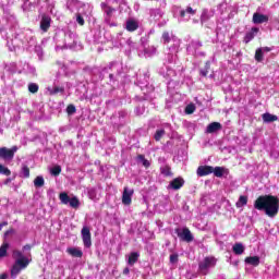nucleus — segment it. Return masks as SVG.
I'll return each mask as SVG.
<instances>
[{
	"instance_id": "nucleus-1",
	"label": "nucleus",
	"mask_w": 279,
	"mask_h": 279,
	"mask_svg": "<svg viewBox=\"0 0 279 279\" xmlns=\"http://www.w3.org/2000/svg\"><path fill=\"white\" fill-rule=\"evenodd\" d=\"M254 208H256V210H264L267 217L274 218L278 215L279 198L269 195L259 196L254 203Z\"/></svg>"
},
{
	"instance_id": "nucleus-2",
	"label": "nucleus",
	"mask_w": 279,
	"mask_h": 279,
	"mask_svg": "<svg viewBox=\"0 0 279 279\" xmlns=\"http://www.w3.org/2000/svg\"><path fill=\"white\" fill-rule=\"evenodd\" d=\"M68 8L76 16V23L78 25H84V19H88L93 12V8L88 4H84L77 0H70L68 2Z\"/></svg>"
},
{
	"instance_id": "nucleus-3",
	"label": "nucleus",
	"mask_w": 279,
	"mask_h": 279,
	"mask_svg": "<svg viewBox=\"0 0 279 279\" xmlns=\"http://www.w3.org/2000/svg\"><path fill=\"white\" fill-rule=\"evenodd\" d=\"M13 258L15 259V263L11 268V278L16 279V276H19L23 269H27L29 258L23 255V252L21 251H14Z\"/></svg>"
},
{
	"instance_id": "nucleus-4",
	"label": "nucleus",
	"mask_w": 279,
	"mask_h": 279,
	"mask_svg": "<svg viewBox=\"0 0 279 279\" xmlns=\"http://www.w3.org/2000/svg\"><path fill=\"white\" fill-rule=\"evenodd\" d=\"M162 40L165 44H169L172 43V45L169 46V51L168 56H167V60L169 62V64H173L175 58H177V53H178V49H180V39L175 38V37H171L169 35V33H163L162 34Z\"/></svg>"
},
{
	"instance_id": "nucleus-5",
	"label": "nucleus",
	"mask_w": 279,
	"mask_h": 279,
	"mask_svg": "<svg viewBox=\"0 0 279 279\" xmlns=\"http://www.w3.org/2000/svg\"><path fill=\"white\" fill-rule=\"evenodd\" d=\"M215 265H217V259L215 257H205L198 265L201 274L206 276L208 269H211Z\"/></svg>"
},
{
	"instance_id": "nucleus-6",
	"label": "nucleus",
	"mask_w": 279,
	"mask_h": 279,
	"mask_svg": "<svg viewBox=\"0 0 279 279\" xmlns=\"http://www.w3.org/2000/svg\"><path fill=\"white\" fill-rule=\"evenodd\" d=\"M59 199L61 202V204H70L71 208H80V199L74 196V197H69V194H66L65 192H62L59 195Z\"/></svg>"
},
{
	"instance_id": "nucleus-7",
	"label": "nucleus",
	"mask_w": 279,
	"mask_h": 279,
	"mask_svg": "<svg viewBox=\"0 0 279 279\" xmlns=\"http://www.w3.org/2000/svg\"><path fill=\"white\" fill-rule=\"evenodd\" d=\"M177 234L181 241H185L186 243H191L193 241V233L189 228L177 229Z\"/></svg>"
},
{
	"instance_id": "nucleus-8",
	"label": "nucleus",
	"mask_w": 279,
	"mask_h": 279,
	"mask_svg": "<svg viewBox=\"0 0 279 279\" xmlns=\"http://www.w3.org/2000/svg\"><path fill=\"white\" fill-rule=\"evenodd\" d=\"M81 234L85 247H90L93 245V241L90 238V229H88V227H83Z\"/></svg>"
},
{
	"instance_id": "nucleus-9",
	"label": "nucleus",
	"mask_w": 279,
	"mask_h": 279,
	"mask_svg": "<svg viewBox=\"0 0 279 279\" xmlns=\"http://www.w3.org/2000/svg\"><path fill=\"white\" fill-rule=\"evenodd\" d=\"M132 195H134V190L124 187L122 194V204H124V206H130V204H132Z\"/></svg>"
},
{
	"instance_id": "nucleus-10",
	"label": "nucleus",
	"mask_w": 279,
	"mask_h": 279,
	"mask_svg": "<svg viewBox=\"0 0 279 279\" xmlns=\"http://www.w3.org/2000/svg\"><path fill=\"white\" fill-rule=\"evenodd\" d=\"M179 14L181 16L180 21H190L191 16H194L195 10H193L191 7H187L185 10H179Z\"/></svg>"
},
{
	"instance_id": "nucleus-11",
	"label": "nucleus",
	"mask_w": 279,
	"mask_h": 279,
	"mask_svg": "<svg viewBox=\"0 0 279 279\" xmlns=\"http://www.w3.org/2000/svg\"><path fill=\"white\" fill-rule=\"evenodd\" d=\"M184 186V179L177 178L170 182L168 185V189H172L173 191H179V189H182Z\"/></svg>"
},
{
	"instance_id": "nucleus-12",
	"label": "nucleus",
	"mask_w": 279,
	"mask_h": 279,
	"mask_svg": "<svg viewBox=\"0 0 279 279\" xmlns=\"http://www.w3.org/2000/svg\"><path fill=\"white\" fill-rule=\"evenodd\" d=\"M160 75H162L163 77H166L167 80H169L170 77H174L175 75V71L167 65H165L163 68H161L159 70Z\"/></svg>"
},
{
	"instance_id": "nucleus-13",
	"label": "nucleus",
	"mask_w": 279,
	"mask_h": 279,
	"mask_svg": "<svg viewBox=\"0 0 279 279\" xmlns=\"http://www.w3.org/2000/svg\"><path fill=\"white\" fill-rule=\"evenodd\" d=\"M214 175L216 178H223V175H228V173H230V171L228 170V168L225 167H213V172Z\"/></svg>"
},
{
	"instance_id": "nucleus-14",
	"label": "nucleus",
	"mask_w": 279,
	"mask_h": 279,
	"mask_svg": "<svg viewBox=\"0 0 279 279\" xmlns=\"http://www.w3.org/2000/svg\"><path fill=\"white\" fill-rule=\"evenodd\" d=\"M269 21V16L260 13H254L253 14V23L256 25H260L262 23H267Z\"/></svg>"
},
{
	"instance_id": "nucleus-15",
	"label": "nucleus",
	"mask_w": 279,
	"mask_h": 279,
	"mask_svg": "<svg viewBox=\"0 0 279 279\" xmlns=\"http://www.w3.org/2000/svg\"><path fill=\"white\" fill-rule=\"evenodd\" d=\"M213 173V166H201L197 169V175L204 178V175H210Z\"/></svg>"
},
{
	"instance_id": "nucleus-16",
	"label": "nucleus",
	"mask_w": 279,
	"mask_h": 279,
	"mask_svg": "<svg viewBox=\"0 0 279 279\" xmlns=\"http://www.w3.org/2000/svg\"><path fill=\"white\" fill-rule=\"evenodd\" d=\"M221 123L219 122H211L207 128H206V133L207 134H215V132H219L221 130Z\"/></svg>"
},
{
	"instance_id": "nucleus-17",
	"label": "nucleus",
	"mask_w": 279,
	"mask_h": 279,
	"mask_svg": "<svg viewBox=\"0 0 279 279\" xmlns=\"http://www.w3.org/2000/svg\"><path fill=\"white\" fill-rule=\"evenodd\" d=\"M49 27H51V17L44 15L40 21V29H43V32H47Z\"/></svg>"
},
{
	"instance_id": "nucleus-18",
	"label": "nucleus",
	"mask_w": 279,
	"mask_h": 279,
	"mask_svg": "<svg viewBox=\"0 0 279 279\" xmlns=\"http://www.w3.org/2000/svg\"><path fill=\"white\" fill-rule=\"evenodd\" d=\"M66 252L74 258H82V256H84V253L78 247H68Z\"/></svg>"
},
{
	"instance_id": "nucleus-19",
	"label": "nucleus",
	"mask_w": 279,
	"mask_h": 279,
	"mask_svg": "<svg viewBox=\"0 0 279 279\" xmlns=\"http://www.w3.org/2000/svg\"><path fill=\"white\" fill-rule=\"evenodd\" d=\"M0 158H3V160H12L14 155L9 148L2 147L0 148Z\"/></svg>"
},
{
	"instance_id": "nucleus-20",
	"label": "nucleus",
	"mask_w": 279,
	"mask_h": 279,
	"mask_svg": "<svg viewBox=\"0 0 279 279\" xmlns=\"http://www.w3.org/2000/svg\"><path fill=\"white\" fill-rule=\"evenodd\" d=\"M140 257H141V254H138L137 252H132L128 256V265H130L131 267L136 265V263L138 262Z\"/></svg>"
},
{
	"instance_id": "nucleus-21",
	"label": "nucleus",
	"mask_w": 279,
	"mask_h": 279,
	"mask_svg": "<svg viewBox=\"0 0 279 279\" xmlns=\"http://www.w3.org/2000/svg\"><path fill=\"white\" fill-rule=\"evenodd\" d=\"M244 263H246V265H252L253 267H258V265H260V257L250 256L245 258Z\"/></svg>"
},
{
	"instance_id": "nucleus-22",
	"label": "nucleus",
	"mask_w": 279,
	"mask_h": 279,
	"mask_svg": "<svg viewBox=\"0 0 279 279\" xmlns=\"http://www.w3.org/2000/svg\"><path fill=\"white\" fill-rule=\"evenodd\" d=\"M125 28L128 29V32H136V29H138V22L134 20H128Z\"/></svg>"
},
{
	"instance_id": "nucleus-23",
	"label": "nucleus",
	"mask_w": 279,
	"mask_h": 279,
	"mask_svg": "<svg viewBox=\"0 0 279 279\" xmlns=\"http://www.w3.org/2000/svg\"><path fill=\"white\" fill-rule=\"evenodd\" d=\"M264 123H274V121H278V116H274L271 113H264L262 116Z\"/></svg>"
},
{
	"instance_id": "nucleus-24",
	"label": "nucleus",
	"mask_w": 279,
	"mask_h": 279,
	"mask_svg": "<svg viewBox=\"0 0 279 279\" xmlns=\"http://www.w3.org/2000/svg\"><path fill=\"white\" fill-rule=\"evenodd\" d=\"M232 251L238 256H241V254H243V252H245V246L243 245V243H235L232 247Z\"/></svg>"
},
{
	"instance_id": "nucleus-25",
	"label": "nucleus",
	"mask_w": 279,
	"mask_h": 279,
	"mask_svg": "<svg viewBox=\"0 0 279 279\" xmlns=\"http://www.w3.org/2000/svg\"><path fill=\"white\" fill-rule=\"evenodd\" d=\"M256 34H258V28L253 27L251 32L246 33L244 38L245 43H250L251 40H254V36H256Z\"/></svg>"
},
{
	"instance_id": "nucleus-26",
	"label": "nucleus",
	"mask_w": 279,
	"mask_h": 279,
	"mask_svg": "<svg viewBox=\"0 0 279 279\" xmlns=\"http://www.w3.org/2000/svg\"><path fill=\"white\" fill-rule=\"evenodd\" d=\"M47 93H49V95H58V93H64V88L58 86H49L47 87Z\"/></svg>"
},
{
	"instance_id": "nucleus-27",
	"label": "nucleus",
	"mask_w": 279,
	"mask_h": 279,
	"mask_svg": "<svg viewBox=\"0 0 279 279\" xmlns=\"http://www.w3.org/2000/svg\"><path fill=\"white\" fill-rule=\"evenodd\" d=\"M10 248V244L8 242H4L0 246V258H4V256H8V250Z\"/></svg>"
},
{
	"instance_id": "nucleus-28",
	"label": "nucleus",
	"mask_w": 279,
	"mask_h": 279,
	"mask_svg": "<svg viewBox=\"0 0 279 279\" xmlns=\"http://www.w3.org/2000/svg\"><path fill=\"white\" fill-rule=\"evenodd\" d=\"M236 208H243V206H247V196H240L239 201L235 203Z\"/></svg>"
},
{
	"instance_id": "nucleus-29",
	"label": "nucleus",
	"mask_w": 279,
	"mask_h": 279,
	"mask_svg": "<svg viewBox=\"0 0 279 279\" xmlns=\"http://www.w3.org/2000/svg\"><path fill=\"white\" fill-rule=\"evenodd\" d=\"M34 186H36V189L45 186V178H43L41 175L36 177V179L34 180Z\"/></svg>"
},
{
	"instance_id": "nucleus-30",
	"label": "nucleus",
	"mask_w": 279,
	"mask_h": 279,
	"mask_svg": "<svg viewBox=\"0 0 279 279\" xmlns=\"http://www.w3.org/2000/svg\"><path fill=\"white\" fill-rule=\"evenodd\" d=\"M210 16H213V13H210L208 10H204L201 15V23H206Z\"/></svg>"
},
{
	"instance_id": "nucleus-31",
	"label": "nucleus",
	"mask_w": 279,
	"mask_h": 279,
	"mask_svg": "<svg viewBox=\"0 0 279 279\" xmlns=\"http://www.w3.org/2000/svg\"><path fill=\"white\" fill-rule=\"evenodd\" d=\"M150 16H153L154 21H158V19L162 17V13L160 12V10L155 9L150 11Z\"/></svg>"
},
{
	"instance_id": "nucleus-32",
	"label": "nucleus",
	"mask_w": 279,
	"mask_h": 279,
	"mask_svg": "<svg viewBox=\"0 0 279 279\" xmlns=\"http://www.w3.org/2000/svg\"><path fill=\"white\" fill-rule=\"evenodd\" d=\"M144 53H145V56H147L148 58H151V56H155V54H156V47L150 46V47L146 48V49L144 50Z\"/></svg>"
},
{
	"instance_id": "nucleus-33",
	"label": "nucleus",
	"mask_w": 279,
	"mask_h": 279,
	"mask_svg": "<svg viewBox=\"0 0 279 279\" xmlns=\"http://www.w3.org/2000/svg\"><path fill=\"white\" fill-rule=\"evenodd\" d=\"M101 8L104 12L107 14V16H112V12H114V9L108 7L106 3H101Z\"/></svg>"
},
{
	"instance_id": "nucleus-34",
	"label": "nucleus",
	"mask_w": 279,
	"mask_h": 279,
	"mask_svg": "<svg viewBox=\"0 0 279 279\" xmlns=\"http://www.w3.org/2000/svg\"><path fill=\"white\" fill-rule=\"evenodd\" d=\"M137 162H140L141 165H143V167H149V160L145 159V156L143 155H138L137 157Z\"/></svg>"
},
{
	"instance_id": "nucleus-35",
	"label": "nucleus",
	"mask_w": 279,
	"mask_h": 279,
	"mask_svg": "<svg viewBox=\"0 0 279 279\" xmlns=\"http://www.w3.org/2000/svg\"><path fill=\"white\" fill-rule=\"evenodd\" d=\"M263 49L258 48L255 52V60L257 62H263Z\"/></svg>"
},
{
	"instance_id": "nucleus-36",
	"label": "nucleus",
	"mask_w": 279,
	"mask_h": 279,
	"mask_svg": "<svg viewBox=\"0 0 279 279\" xmlns=\"http://www.w3.org/2000/svg\"><path fill=\"white\" fill-rule=\"evenodd\" d=\"M210 70V61H207L205 64V70H201V75L206 77L208 75V71Z\"/></svg>"
},
{
	"instance_id": "nucleus-37",
	"label": "nucleus",
	"mask_w": 279,
	"mask_h": 279,
	"mask_svg": "<svg viewBox=\"0 0 279 279\" xmlns=\"http://www.w3.org/2000/svg\"><path fill=\"white\" fill-rule=\"evenodd\" d=\"M165 136V131L162 129H159L155 133V141H160Z\"/></svg>"
},
{
	"instance_id": "nucleus-38",
	"label": "nucleus",
	"mask_w": 279,
	"mask_h": 279,
	"mask_svg": "<svg viewBox=\"0 0 279 279\" xmlns=\"http://www.w3.org/2000/svg\"><path fill=\"white\" fill-rule=\"evenodd\" d=\"M160 171L162 175H166V177L171 175V168L168 166L161 167Z\"/></svg>"
},
{
	"instance_id": "nucleus-39",
	"label": "nucleus",
	"mask_w": 279,
	"mask_h": 279,
	"mask_svg": "<svg viewBox=\"0 0 279 279\" xmlns=\"http://www.w3.org/2000/svg\"><path fill=\"white\" fill-rule=\"evenodd\" d=\"M195 112V106L193 104H190L185 107V114H193Z\"/></svg>"
},
{
	"instance_id": "nucleus-40",
	"label": "nucleus",
	"mask_w": 279,
	"mask_h": 279,
	"mask_svg": "<svg viewBox=\"0 0 279 279\" xmlns=\"http://www.w3.org/2000/svg\"><path fill=\"white\" fill-rule=\"evenodd\" d=\"M22 178H29V168L27 166H24L21 171Z\"/></svg>"
},
{
	"instance_id": "nucleus-41",
	"label": "nucleus",
	"mask_w": 279,
	"mask_h": 279,
	"mask_svg": "<svg viewBox=\"0 0 279 279\" xmlns=\"http://www.w3.org/2000/svg\"><path fill=\"white\" fill-rule=\"evenodd\" d=\"M28 90H29V93H38V84L31 83L28 85Z\"/></svg>"
},
{
	"instance_id": "nucleus-42",
	"label": "nucleus",
	"mask_w": 279,
	"mask_h": 279,
	"mask_svg": "<svg viewBox=\"0 0 279 279\" xmlns=\"http://www.w3.org/2000/svg\"><path fill=\"white\" fill-rule=\"evenodd\" d=\"M0 173L2 175H10L11 172H10V169H8L7 167L0 163Z\"/></svg>"
},
{
	"instance_id": "nucleus-43",
	"label": "nucleus",
	"mask_w": 279,
	"mask_h": 279,
	"mask_svg": "<svg viewBox=\"0 0 279 279\" xmlns=\"http://www.w3.org/2000/svg\"><path fill=\"white\" fill-rule=\"evenodd\" d=\"M61 171H62V168H60V166H56L51 169V174L52 175H60Z\"/></svg>"
},
{
	"instance_id": "nucleus-44",
	"label": "nucleus",
	"mask_w": 279,
	"mask_h": 279,
	"mask_svg": "<svg viewBox=\"0 0 279 279\" xmlns=\"http://www.w3.org/2000/svg\"><path fill=\"white\" fill-rule=\"evenodd\" d=\"M75 106L73 105H69L68 108H66V112L68 114H75Z\"/></svg>"
},
{
	"instance_id": "nucleus-45",
	"label": "nucleus",
	"mask_w": 279,
	"mask_h": 279,
	"mask_svg": "<svg viewBox=\"0 0 279 279\" xmlns=\"http://www.w3.org/2000/svg\"><path fill=\"white\" fill-rule=\"evenodd\" d=\"M170 263L172 265H175V263H178V254H171L170 255Z\"/></svg>"
},
{
	"instance_id": "nucleus-46",
	"label": "nucleus",
	"mask_w": 279,
	"mask_h": 279,
	"mask_svg": "<svg viewBox=\"0 0 279 279\" xmlns=\"http://www.w3.org/2000/svg\"><path fill=\"white\" fill-rule=\"evenodd\" d=\"M88 197H89L90 199H95V197H96L95 189H89V190H88Z\"/></svg>"
},
{
	"instance_id": "nucleus-47",
	"label": "nucleus",
	"mask_w": 279,
	"mask_h": 279,
	"mask_svg": "<svg viewBox=\"0 0 279 279\" xmlns=\"http://www.w3.org/2000/svg\"><path fill=\"white\" fill-rule=\"evenodd\" d=\"M259 49H262V52L263 53H269V51H271V48H269V47H263V48H259Z\"/></svg>"
},
{
	"instance_id": "nucleus-48",
	"label": "nucleus",
	"mask_w": 279,
	"mask_h": 279,
	"mask_svg": "<svg viewBox=\"0 0 279 279\" xmlns=\"http://www.w3.org/2000/svg\"><path fill=\"white\" fill-rule=\"evenodd\" d=\"M10 151H12V155L14 156V154H16V151H19V147L13 146Z\"/></svg>"
},
{
	"instance_id": "nucleus-49",
	"label": "nucleus",
	"mask_w": 279,
	"mask_h": 279,
	"mask_svg": "<svg viewBox=\"0 0 279 279\" xmlns=\"http://www.w3.org/2000/svg\"><path fill=\"white\" fill-rule=\"evenodd\" d=\"M29 250H32V246L29 244H26L23 246L24 252H26V251L29 252Z\"/></svg>"
},
{
	"instance_id": "nucleus-50",
	"label": "nucleus",
	"mask_w": 279,
	"mask_h": 279,
	"mask_svg": "<svg viewBox=\"0 0 279 279\" xmlns=\"http://www.w3.org/2000/svg\"><path fill=\"white\" fill-rule=\"evenodd\" d=\"M123 274L124 276H128V274H130V268H124Z\"/></svg>"
},
{
	"instance_id": "nucleus-51",
	"label": "nucleus",
	"mask_w": 279,
	"mask_h": 279,
	"mask_svg": "<svg viewBox=\"0 0 279 279\" xmlns=\"http://www.w3.org/2000/svg\"><path fill=\"white\" fill-rule=\"evenodd\" d=\"M3 226H8V222H2V223H0V230L3 229Z\"/></svg>"
},
{
	"instance_id": "nucleus-52",
	"label": "nucleus",
	"mask_w": 279,
	"mask_h": 279,
	"mask_svg": "<svg viewBox=\"0 0 279 279\" xmlns=\"http://www.w3.org/2000/svg\"><path fill=\"white\" fill-rule=\"evenodd\" d=\"M0 279H8V275H5V274L1 275Z\"/></svg>"
},
{
	"instance_id": "nucleus-53",
	"label": "nucleus",
	"mask_w": 279,
	"mask_h": 279,
	"mask_svg": "<svg viewBox=\"0 0 279 279\" xmlns=\"http://www.w3.org/2000/svg\"><path fill=\"white\" fill-rule=\"evenodd\" d=\"M10 182H12V179H7V180L4 181V184H10Z\"/></svg>"
},
{
	"instance_id": "nucleus-54",
	"label": "nucleus",
	"mask_w": 279,
	"mask_h": 279,
	"mask_svg": "<svg viewBox=\"0 0 279 279\" xmlns=\"http://www.w3.org/2000/svg\"><path fill=\"white\" fill-rule=\"evenodd\" d=\"M5 234H10V231H7Z\"/></svg>"
}]
</instances>
